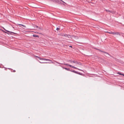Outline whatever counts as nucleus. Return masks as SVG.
Returning <instances> with one entry per match:
<instances>
[{"instance_id":"6","label":"nucleus","mask_w":124,"mask_h":124,"mask_svg":"<svg viewBox=\"0 0 124 124\" xmlns=\"http://www.w3.org/2000/svg\"><path fill=\"white\" fill-rule=\"evenodd\" d=\"M98 50H99L101 52H103L104 54V55L106 56H107V55H109L106 52H104L103 51H101L99 49H98Z\"/></svg>"},{"instance_id":"13","label":"nucleus","mask_w":124,"mask_h":124,"mask_svg":"<svg viewBox=\"0 0 124 124\" xmlns=\"http://www.w3.org/2000/svg\"><path fill=\"white\" fill-rule=\"evenodd\" d=\"M36 57H37L39 59H40V58L39 57V56H36Z\"/></svg>"},{"instance_id":"1","label":"nucleus","mask_w":124,"mask_h":124,"mask_svg":"<svg viewBox=\"0 0 124 124\" xmlns=\"http://www.w3.org/2000/svg\"><path fill=\"white\" fill-rule=\"evenodd\" d=\"M107 33H108L110 34H112V35L115 36H117L120 35L119 33L116 31H111L110 32L108 31H106Z\"/></svg>"},{"instance_id":"7","label":"nucleus","mask_w":124,"mask_h":124,"mask_svg":"<svg viewBox=\"0 0 124 124\" xmlns=\"http://www.w3.org/2000/svg\"><path fill=\"white\" fill-rule=\"evenodd\" d=\"M18 25L20 26H22L23 27L22 28L23 29H24L26 27L24 25L20 24H18Z\"/></svg>"},{"instance_id":"3","label":"nucleus","mask_w":124,"mask_h":124,"mask_svg":"<svg viewBox=\"0 0 124 124\" xmlns=\"http://www.w3.org/2000/svg\"><path fill=\"white\" fill-rule=\"evenodd\" d=\"M64 64L65 65H67L68 66H70V67H72V68H74L75 69H77L78 70H80V69H78L76 67H74V66H72V65H69V64Z\"/></svg>"},{"instance_id":"16","label":"nucleus","mask_w":124,"mask_h":124,"mask_svg":"<svg viewBox=\"0 0 124 124\" xmlns=\"http://www.w3.org/2000/svg\"><path fill=\"white\" fill-rule=\"evenodd\" d=\"M58 1H62V2H63V1H62L61 0H58Z\"/></svg>"},{"instance_id":"10","label":"nucleus","mask_w":124,"mask_h":124,"mask_svg":"<svg viewBox=\"0 0 124 124\" xmlns=\"http://www.w3.org/2000/svg\"><path fill=\"white\" fill-rule=\"evenodd\" d=\"M33 36L34 37H38V35H33Z\"/></svg>"},{"instance_id":"12","label":"nucleus","mask_w":124,"mask_h":124,"mask_svg":"<svg viewBox=\"0 0 124 124\" xmlns=\"http://www.w3.org/2000/svg\"><path fill=\"white\" fill-rule=\"evenodd\" d=\"M68 62H72V61H71V60H68Z\"/></svg>"},{"instance_id":"15","label":"nucleus","mask_w":124,"mask_h":124,"mask_svg":"<svg viewBox=\"0 0 124 124\" xmlns=\"http://www.w3.org/2000/svg\"><path fill=\"white\" fill-rule=\"evenodd\" d=\"M106 11L107 12H110V11L109 10H106Z\"/></svg>"},{"instance_id":"11","label":"nucleus","mask_w":124,"mask_h":124,"mask_svg":"<svg viewBox=\"0 0 124 124\" xmlns=\"http://www.w3.org/2000/svg\"><path fill=\"white\" fill-rule=\"evenodd\" d=\"M56 30L57 31H59L60 30V28H56Z\"/></svg>"},{"instance_id":"18","label":"nucleus","mask_w":124,"mask_h":124,"mask_svg":"<svg viewBox=\"0 0 124 124\" xmlns=\"http://www.w3.org/2000/svg\"><path fill=\"white\" fill-rule=\"evenodd\" d=\"M70 47H72V46H70Z\"/></svg>"},{"instance_id":"17","label":"nucleus","mask_w":124,"mask_h":124,"mask_svg":"<svg viewBox=\"0 0 124 124\" xmlns=\"http://www.w3.org/2000/svg\"><path fill=\"white\" fill-rule=\"evenodd\" d=\"M112 13H115V12H112Z\"/></svg>"},{"instance_id":"9","label":"nucleus","mask_w":124,"mask_h":124,"mask_svg":"<svg viewBox=\"0 0 124 124\" xmlns=\"http://www.w3.org/2000/svg\"><path fill=\"white\" fill-rule=\"evenodd\" d=\"M63 68L67 70H68V71L70 70L69 69L67 68Z\"/></svg>"},{"instance_id":"4","label":"nucleus","mask_w":124,"mask_h":124,"mask_svg":"<svg viewBox=\"0 0 124 124\" xmlns=\"http://www.w3.org/2000/svg\"><path fill=\"white\" fill-rule=\"evenodd\" d=\"M72 62L75 63L76 65H81V63L79 62H78L76 61H72Z\"/></svg>"},{"instance_id":"8","label":"nucleus","mask_w":124,"mask_h":124,"mask_svg":"<svg viewBox=\"0 0 124 124\" xmlns=\"http://www.w3.org/2000/svg\"><path fill=\"white\" fill-rule=\"evenodd\" d=\"M117 74H118L119 75H123V76H124V74H122L121 73H120V72H117Z\"/></svg>"},{"instance_id":"2","label":"nucleus","mask_w":124,"mask_h":124,"mask_svg":"<svg viewBox=\"0 0 124 124\" xmlns=\"http://www.w3.org/2000/svg\"><path fill=\"white\" fill-rule=\"evenodd\" d=\"M40 60H44L46 61H49L51 62H40L39 61V62L41 63H52L53 62H52V61L51 60H50L49 59H44V58H40Z\"/></svg>"},{"instance_id":"5","label":"nucleus","mask_w":124,"mask_h":124,"mask_svg":"<svg viewBox=\"0 0 124 124\" xmlns=\"http://www.w3.org/2000/svg\"><path fill=\"white\" fill-rule=\"evenodd\" d=\"M5 33L8 34H12V33H13L14 34H16V33L13 32L11 31H5Z\"/></svg>"},{"instance_id":"14","label":"nucleus","mask_w":124,"mask_h":124,"mask_svg":"<svg viewBox=\"0 0 124 124\" xmlns=\"http://www.w3.org/2000/svg\"><path fill=\"white\" fill-rule=\"evenodd\" d=\"M72 71L73 72H74V73H76V72H76V71Z\"/></svg>"}]
</instances>
